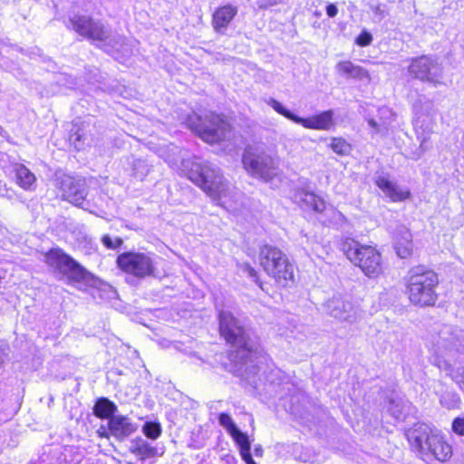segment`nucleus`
<instances>
[{
    "label": "nucleus",
    "mask_w": 464,
    "mask_h": 464,
    "mask_svg": "<svg viewBox=\"0 0 464 464\" xmlns=\"http://www.w3.org/2000/svg\"><path fill=\"white\" fill-rule=\"evenodd\" d=\"M137 430L136 424L122 415H114L109 420V430L119 440H123Z\"/></svg>",
    "instance_id": "6ab92c4d"
},
{
    "label": "nucleus",
    "mask_w": 464,
    "mask_h": 464,
    "mask_svg": "<svg viewBox=\"0 0 464 464\" xmlns=\"http://www.w3.org/2000/svg\"><path fill=\"white\" fill-rule=\"evenodd\" d=\"M295 202L310 208L314 200H317V196L314 193H310L304 190H300L295 194Z\"/></svg>",
    "instance_id": "7c9ffc66"
},
{
    "label": "nucleus",
    "mask_w": 464,
    "mask_h": 464,
    "mask_svg": "<svg viewBox=\"0 0 464 464\" xmlns=\"http://www.w3.org/2000/svg\"><path fill=\"white\" fill-rule=\"evenodd\" d=\"M59 188L62 191L63 198L76 206L82 205L87 194L83 179L63 176L60 179Z\"/></svg>",
    "instance_id": "dca6fc26"
},
{
    "label": "nucleus",
    "mask_w": 464,
    "mask_h": 464,
    "mask_svg": "<svg viewBox=\"0 0 464 464\" xmlns=\"http://www.w3.org/2000/svg\"><path fill=\"white\" fill-rule=\"evenodd\" d=\"M237 7L232 5H226L215 10L212 14V27L216 33L224 34L237 14Z\"/></svg>",
    "instance_id": "f3484780"
},
{
    "label": "nucleus",
    "mask_w": 464,
    "mask_h": 464,
    "mask_svg": "<svg viewBox=\"0 0 464 464\" xmlns=\"http://www.w3.org/2000/svg\"><path fill=\"white\" fill-rule=\"evenodd\" d=\"M437 115L438 111L430 102L422 103L416 108L414 129L417 138L420 141V149L421 152L429 149L428 140L436 125Z\"/></svg>",
    "instance_id": "ddd939ff"
},
{
    "label": "nucleus",
    "mask_w": 464,
    "mask_h": 464,
    "mask_svg": "<svg viewBox=\"0 0 464 464\" xmlns=\"http://www.w3.org/2000/svg\"><path fill=\"white\" fill-rule=\"evenodd\" d=\"M116 411L117 406L107 398H100L93 407L94 414L101 419H111Z\"/></svg>",
    "instance_id": "b1692460"
},
{
    "label": "nucleus",
    "mask_w": 464,
    "mask_h": 464,
    "mask_svg": "<svg viewBox=\"0 0 464 464\" xmlns=\"http://www.w3.org/2000/svg\"><path fill=\"white\" fill-rule=\"evenodd\" d=\"M259 261L266 273L277 283L286 285L288 282L294 280V265L279 248L264 246L260 249Z\"/></svg>",
    "instance_id": "0eeeda50"
},
{
    "label": "nucleus",
    "mask_w": 464,
    "mask_h": 464,
    "mask_svg": "<svg viewBox=\"0 0 464 464\" xmlns=\"http://www.w3.org/2000/svg\"><path fill=\"white\" fill-rule=\"evenodd\" d=\"M310 208L315 212L322 213L326 209V205L322 198L317 197V200H314V202Z\"/></svg>",
    "instance_id": "4c0bfd02"
},
{
    "label": "nucleus",
    "mask_w": 464,
    "mask_h": 464,
    "mask_svg": "<svg viewBox=\"0 0 464 464\" xmlns=\"http://www.w3.org/2000/svg\"><path fill=\"white\" fill-rule=\"evenodd\" d=\"M102 242L107 248L110 249H116L122 244L121 238L116 237L115 239H112L108 235H105L102 237Z\"/></svg>",
    "instance_id": "c9c22d12"
},
{
    "label": "nucleus",
    "mask_w": 464,
    "mask_h": 464,
    "mask_svg": "<svg viewBox=\"0 0 464 464\" xmlns=\"http://www.w3.org/2000/svg\"><path fill=\"white\" fill-rule=\"evenodd\" d=\"M326 312L333 317L348 323H354L362 317L361 309L342 296H334L325 304Z\"/></svg>",
    "instance_id": "2eb2a0df"
},
{
    "label": "nucleus",
    "mask_w": 464,
    "mask_h": 464,
    "mask_svg": "<svg viewBox=\"0 0 464 464\" xmlns=\"http://www.w3.org/2000/svg\"><path fill=\"white\" fill-rule=\"evenodd\" d=\"M129 450L140 460L151 459L158 455L157 448L142 438L131 440L130 441Z\"/></svg>",
    "instance_id": "4be33fe9"
},
{
    "label": "nucleus",
    "mask_w": 464,
    "mask_h": 464,
    "mask_svg": "<svg viewBox=\"0 0 464 464\" xmlns=\"http://www.w3.org/2000/svg\"><path fill=\"white\" fill-rule=\"evenodd\" d=\"M343 250L347 258L366 276L376 278L382 274V256L374 246L362 245L355 240H346L343 245Z\"/></svg>",
    "instance_id": "39448f33"
},
{
    "label": "nucleus",
    "mask_w": 464,
    "mask_h": 464,
    "mask_svg": "<svg viewBox=\"0 0 464 464\" xmlns=\"http://www.w3.org/2000/svg\"><path fill=\"white\" fill-rule=\"evenodd\" d=\"M462 349L459 336L450 326H444L432 343V363L445 372L450 371V359L455 357Z\"/></svg>",
    "instance_id": "1a4fd4ad"
},
{
    "label": "nucleus",
    "mask_w": 464,
    "mask_h": 464,
    "mask_svg": "<svg viewBox=\"0 0 464 464\" xmlns=\"http://www.w3.org/2000/svg\"><path fill=\"white\" fill-rule=\"evenodd\" d=\"M45 263L69 283H83L92 279V274L61 249H52L45 255Z\"/></svg>",
    "instance_id": "9d476101"
},
{
    "label": "nucleus",
    "mask_w": 464,
    "mask_h": 464,
    "mask_svg": "<svg viewBox=\"0 0 464 464\" xmlns=\"http://www.w3.org/2000/svg\"><path fill=\"white\" fill-rule=\"evenodd\" d=\"M376 186L392 201H402L408 198L411 195L409 190L400 188L395 183L389 180L387 178L379 176L375 179Z\"/></svg>",
    "instance_id": "412c9836"
},
{
    "label": "nucleus",
    "mask_w": 464,
    "mask_h": 464,
    "mask_svg": "<svg viewBox=\"0 0 464 464\" xmlns=\"http://www.w3.org/2000/svg\"><path fill=\"white\" fill-rule=\"evenodd\" d=\"M338 9L335 5L330 4L326 6V14L329 17L336 16Z\"/></svg>",
    "instance_id": "79ce46f5"
},
{
    "label": "nucleus",
    "mask_w": 464,
    "mask_h": 464,
    "mask_svg": "<svg viewBox=\"0 0 464 464\" xmlns=\"http://www.w3.org/2000/svg\"><path fill=\"white\" fill-rule=\"evenodd\" d=\"M219 330L226 341L237 348L232 353V360L241 364L253 361L256 352L248 343L245 329L229 312H221L219 314Z\"/></svg>",
    "instance_id": "20e7f679"
},
{
    "label": "nucleus",
    "mask_w": 464,
    "mask_h": 464,
    "mask_svg": "<svg viewBox=\"0 0 464 464\" xmlns=\"http://www.w3.org/2000/svg\"><path fill=\"white\" fill-rule=\"evenodd\" d=\"M150 171V166L148 164L146 160L140 159L133 160L132 174L136 179L140 180L144 179Z\"/></svg>",
    "instance_id": "bb28decb"
},
{
    "label": "nucleus",
    "mask_w": 464,
    "mask_h": 464,
    "mask_svg": "<svg viewBox=\"0 0 464 464\" xmlns=\"http://www.w3.org/2000/svg\"><path fill=\"white\" fill-rule=\"evenodd\" d=\"M295 122L301 124L306 129L329 130L334 126V111L329 110L308 118L297 116V119H295Z\"/></svg>",
    "instance_id": "a211bd4d"
},
{
    "label": "nucleus",
    "mask_w": 464,
    "mask_h": 464,
    "mask_svg": "<svg viewBox=\"0 0 464 464\" xmlns=\"http://www.w3.org/2000/svg\"><path fill=\"white\" fill-rule=\"evenodd\" d=\"M242 162L245 169L254 178L269 182L279 176V160L264 150L248 148L246 150Z\"/></svg>",
    "instance_id": "6e6552de"
},
{
    "label": "nucleus",
    "mask_w": 464,
    "mask_h": 464,
    "mask_svg": "<svg viewBox=\"0 0 464 464\" xmlns=\"http://www.w3.org/2000/svg\"><path fill=\"white\" fill-rule=\"evenodd\" d=\"M218 421L229 434H232L237 429L231 417L227 413H221L218 417Z\"/></svg>",
    "instance_id": "473e14b6"
},
{
    "label": "nucleus",
    "mask_w": 464,
    "mask_h": 464,
    "mask_svg": "<svg viewBox=\"0 0 464 464\" xmlns=\"http://www.w3.org/2000/svg\"><path fill=\"white\" fill-rule=\"evenodd\" d=\"M335 70L340 76L348 79L370 81L368 71L360 65L353 63L351 61H340L335 65Z\"/></svg>",
    "instance_id": "aec40b11"
},
{
    "label": "nucleus",
    "mask_w": 464,
    "mask_h": 464,
    "mask_svg": "<svg viewBox=\"0 0 464 464\" xmlns=\"http://www.w3.org/2000/svg\"><path fill=\"white\" fill-rule=\"evenodd\" d=\"M117 265L123 272L138 278L153 276L155 267L150 256L141 252H126L117 257Z\"/></svg>",
    "instance_id": "f8f14e48"
},
{
    "label": "nucleus",
    "mask_w": 464,
    "mask_h": 464,
    "mask_svg": "<svg viewBox=\"0 0 464 464\" xmlns=\"http://www.w3.org/2000/svg\"><path fill=\"white\" fill-rule=\"evenodd\" d=\"M402 409H403V406L401 405V402H396L395 401H392L390 402L388 411L396 420H400L402 418V415H403Z\"/></svg>",
    "instance_id": "f704fd0d"
},
{
    "label": "nucleus",
    "mask_w": 464,
    "mask_h": 464,
    "mask_svg": "<svg viewBox=\"0 0 464 464\" xmlns=\"http://www.w3.org/2000/svg\"><path fill=\"white\" fill-rule=\"evenodd\" d=\"M188 126L208 143H218L224 140L231 129L229 122L222 115L212 111L202 116H189Z\"/></svg>",
    "instance_id": "423d86ee"
},
{
    "label": "nucleus",
    "mask_w": 464,
    "mask_h": 464,
    "mask_svg": "<svg viewBox=\"0 0 464 464\" xmlns=\"http://www.w3.org/2000/svg\"><path fill=\"white\" fill-rule=\"evenodd\" d=\"M265 102L267 105L272 107L277 113L285 116L288 120H291L295 122V119H297V115H295L290 111L285 109L281 102L275 100L274 98H268Z\"/></svg>",
    "instance_id": "c756f323"
},
{
    "label": "nucleus",
    "mask_w": 464,
    "mask_h": 464,
    "mask_svg": "<svg viewBox=\"0 0 464 464\" xmlns=\"http://www.w3.org/2000/svg\"><path fill=\"white\" fill-rule=\"evenodd\" d=\"M244 272L250 277L254 278L256 283H258L257 276L256 270L250 266L249 265H246L244 266Z\"/></svg>",
    "instance_id": "a19ab883"
},
{
    "label": "nucleus",
    "mask_w": 464,
    "mask_h": 464,
    "mask_svg": "<svg viewBox=\"0 0 464 464\" xmlns=\"http://www.w3.org/2000/svg\"><path fill=\"white\" fill-rule=\"evenodd\" d=\"M452 430L459 435H464V414L454 419L452 421Z\"/></svg>",
    "instance_id": "e433bc0d"
},
{
    "label": "nucleus",
    "mask_w": 464,
    "mask_h": 464,
    "mask_svg": "<svg viewBox=\"0 0 464 464\" xmlns=\"http://www.w3.org/2000/svg\"><path fill=\"white\" fill-rule=\"evenodd\" d=\"M406 282L409 299L412 304L420 306L435 304V288L439 284V278L434 271L424 266H414L408 272Z\"/></svg>",
    "instance_id": "f03ea898"
},
{
    "label": "nucleus",
    "mask_w": 464,
    "mask_h": 464,
    "mask_svg": "<svg viewBox=\"0 0 464 464\" xmlns=\"http://www.w3.org/2000/svg\"><path fill=\"white\" fill-rule=\"evenodd\" d=\"M70 24L79 34L93 41L103 42L111 36V32L102 22L88 16L76 15L70 20Z\"/></svg>",
    "instance_id": "4468645a"
},
{
    "label": "nucleus",
    "mask_w": 464,
    "mask_h": 464,
    "mask_svg": "<svg viewBox=\"0 0 464 464\" xmlns=\"http://www.w3.org/2000/svg\"><path fill=\"white\" fill-rule=\"evenodd\" d=\"M16 182L24 189H29L35 181V176L25 166L17 165L14 169Z\"/></svg>",
    "instance_id": "393cba45"
},
{
    "label": "nucleus",
    "mask_w": 464,
    "mask_h": 464,
    "mask_svg": "<svg viewBox=\"0 0 464 464\" xmlns=\"http://www.w3.org/2000/svg\"><path fill=\"white\" fill-rule=\"evenodd\" d=\"M241 457L246 464H256L252 459L250 451L247 452L246 455H241Z\"/></svg>",
    "instance_id": "37998d69"
},
{
    "label": "nucleus",
    "mask_w": 464,
    "mask_h": 464,
    "mask_svg": "<svg viewBox=\"0 0 464 464\" xmlns=\"http://www.w3.org/2000/svg\"><path fill=\"white\" fill-rule=\"evenodd\" d=\"M3 131V127L0 125V133Z\"/></svg>",
    "instance_id": "de8ad7c7"
},
{
    "label": "nucleus",
    "mask_w": 464,
    "mask_h": 464,
    "mask_svg": "<svg viewBox=\"0 0 464 464\" xmlns=\"http://www.w3.org/2000/svg\"><path fill=\"white\" fill-rule=\"evenodd\" d=\"M408 72L412 78L435 88L445 84L444 68L439 58L434 56L421 55L413 58Z\"/></svg>",
    "instance_id": "9b49d317"
},
{
    "label": "nucleus",
    "mask_w": 464,
    "mask_h": 464,
    "mask_svg": "<svg viewBox=\"0 0 464 464\" xmlns=\"http://www.w3.org/2000/svg\"><path fill=\"white\" fill-rule=\"evenodd\" d=\"M330 148L339 155H348L351 145L343 138H332Z\"/></svg>",
    "instance_id": "c85d7f7f"
},
{
    "label": "nucleus",
    "mask_w": 464,
    "mask_h": 464,
    "mask_svg": "<svg viewBox=\"0 0 464 464\" xmlns=\"http://www.w3.org/2000/svg\"><path fill=\"white\" fill-rule=\"evenodd\" d=\"M394 248L401 258H407L411 255V235L407 229L403 228L401 236L396 238Z\"/></svg>",
    "instance_id": "5701e85b"
},
{
    "label": "nucleus",
    "mask_w": 464,
    "mask_h": 464,
    "mask_svg": "<svg viewBox=\"0 0 464 464\" xmlns=\"http://www.w3.org/2000/svg\"><path fill=\"white\" fill-rule=\"evenodd\" d=\"M255 455L257 457H262L263 455V449L260 445L255 447L254 449Z\"/></svg>",
    "instance_id": "a18cd8bd"
},
{
    "label": "nucleus",
    "mask_w": 464,
    "mask_h": 464,
    "mask_svg": "<svg viewBox=\"0 0 464 464\" xmlns=\"http://www.w3.org/2000/svg\"><path fill=\"white\" fill-rule=\"evenodd\" d=\"M113 41L116 43L117 45H119L115 48L117 52H122L125 55L129 54L130 51L124 44L122 37L118 36L117 38H114Z\"/></svg>",
    "instance_id": "ea45409f"
},
{
    "label": "nucleus",
    "mask_w": 464,
    "mask_h": 464,
    "mask_svg": "<svg viewBox=\"0 0 464 464\" xmlns=\"http://www.w3.org/2000/svg\"><path fill=\"white\" fill-rule=\"evenodd\" d=\"M310 208L315 212L322 213L326 209V205L322 198L317 197V200H314V202Z\"/></svg>",
    "instance_id": "58836bf2"
},
{
    "label": "nucleus",
    "mask_w": 464,
    "mask_h": 464,
    "mask_svg": "<svg viewBox=\"0 0 464 464\" xmlns=\"http://www.w3.org/2000/svg\"><path fill=\"white\" fill-rule=\"evenodd\" d=\"M143 433L150 439L156 440L161 433L160 426L154 422H146L142 427Z\"/></svg>",
    "instance_id": "2f4dec72"
},
{
    "label": "nucleus",
    "mask_w": 464,
    "mask_h": 464,
    "mask_svg": "<svg viewBox=\"0 0 464 464\" xmlns=\"http://www.w3.org/2000/svg\"><path fill=\"white\" fill-rule=\"evenodd\" d=\"M372 42V35L365 30L362 31L355 39V44L362 47L370 45Z\"/></svg>",
    "instance_id": "72a5a7b5"
},
{
    "label": "nucleus",
    "mask_w": 464,
    "mask_h": 464,
    "mask_svg": "<svg viewBox=\"0 0 464 464\" xmlns=\"http://www.w3.org/2000/svg\"><path fill=\"white\" fill-rule=\"evenodd\" d=\"M368 124L373 128L375 130V131H379V127H378V123L375 120L373 119H369L368 120Z\"/></svg>",
    "instance_id": "c03bdc74"
},
{
    "label": "nucleus",
    "mask_w": 464,
    "mask_h": 464,
    "mask_svg": "<svg viewBox=\"0 0 464 464\" xmlns=\"http://www.w3.org/2000/svg\"><path fill=\"white\" fill-rule=\"evenodd\" d=\"M100 437L108 438V432L106 430H102V428L98 430Z\"/></svg>",
    "instance_id": "49530a36"
},
{
    "label": "nucleus",
    "mask_w": 464,
    "mask_h": 464,
    "mask_svg": "<svg viewBox=\"0 0 464 464\" xmlns=\"http://www.w3.org/2000/svg\"><path fill=\"white\" fill-rule=\"evenodd\" d=\"M411 449L426 462L448 461L452 456V447L437 429L421 423L407 432Z\"/></svg>",
    "instance_id": "f257e3e1"
},
{
    "label": "nucleus",
    "mask_w": 464,
    "mask_h": 464,
    "mask_svg": "<svg viewBox=\"0 0 464 464\" xmlns=\"http://www.w3.org/2000/svg\"><path fill=\"white\" fill-rule=\"evenodd\" d=\"M231 437L234 439L236 443L240 448V455H246L250 451V441L246 434L243 433L239 429H237L232 434Z\"/></svg>",
    "instance_id": "cd10ccee"
},
{
    "label": "nucleus",
    "mask_w": 464,
    "mask_h": 464,
    "mask_svg": "<svg viewBox=\"0 0 464 464\" xmlns=\"http://www.w3.org/2000/svg\"><path fill=\"white\" fill-rule=\"evenodd\" d=\"M188 179L214 199L227 204L230 195V186L218 168L209 162L193 163Z\"/></svg>",
    "instance_id": "7ed1b4c3"
},
{
    "label": "nucleus",
    "mask_w": 464,
    "mask_h": 464,
    "mask_svg": "<svg viewBox=\"0 0 464 464\" xmlns=\"http://www.w3.org/2000/svg\"><path fill=\"white\" fill-rule=\"evenodd\" d=\"M440 403L448 410L458 409L460 404V397L454 391L445 390L440 396Z\"/></svg>",
    "instance_id": "a878e982"
}]
</instances>
